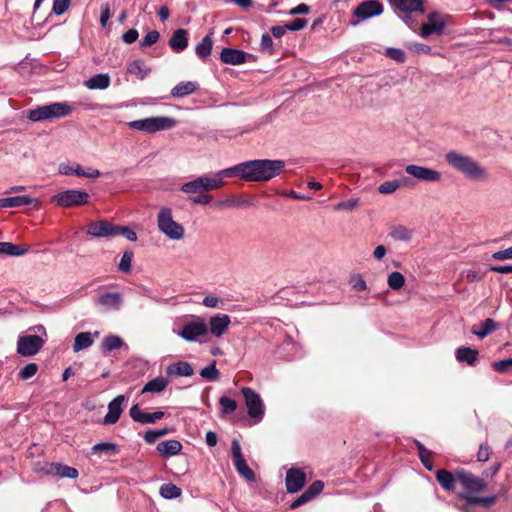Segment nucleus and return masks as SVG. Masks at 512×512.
Wrapping results in <instances>:
<instances>
[{
	"label": "nucleus",
	"instance_id": "nucleus-57",
	"mask_svg": "<svg viewBox=\"0 0 512 512\" xmlns=\"http://www.w3.org/2000/svg\"><path fill=\"white\" fill-rule=\"evenodd\" d=\"M359 204L358 198H351L347 201H341L334 205L335 211H352Z\"/></svg>",
	"mask_w": 512,
	"mask_h": 512
},
{
	"label": "nucleus",
	"instance_id": "nucleus-35",
	"mask_svg": "<svg viewBox=\"0 0 512 512\" xmlns=\"http://www.w3.org/2000/svg\"><path fill=\"white\" fill-rule=\"evenodd\" d=\"M127 72L136 76L138 79L143 80L150 74L151 69L144 63V61L137 59L128 64Z\"/></svg>",
	"mask_w": 512,
	"mask_h": 512
},
{
	"label": "nucleus",
	"instance_id": "nucleus-38",
	"mask_svg": "<svg viewBox=\"0 0 512 512\" xmlns=\"http://www.w3.org/2000/svg\"><path fill=\"white\" fill-rule=\"evenodd\" d=\"M167 386L168 380L159 376L147 382L142 389V393H161Z\"/></svg>",
	"mask_w": 512,
	"mask_h": 512
},
{
	"label": "nucleus",
	"instance_id": "nucleus-31",
	"mask_svg": "<svg viewBox=\"0 0 512 512\" xmlns=\"http://www.w3.org/2000/svg\"><path fill=\"white\" fill-rule=\"evenodd\" d=\"M455 357L458 362L467 363L472 366L475 364L478 358V350L470 347H459L455 351Z\"/></svg>",
	"mask_w": 512,
	"mask_h": 512
},
{
	"label": "nucleus",
	"instance_id": "nucleus-13",
	"mask_svg": "<svg viewBox=\"0 0 512 512\" xmlns=\"http://www.w3.org/2000/svg\"><path fill=\"white\" fill-rule=\"evenodd\" d=\"M45 341L38 335L19 336L17 341V353L24 357L37 354Z\"/></svg>",
	"mask_w": 512,
	"mask_h": 512
},
{
	"label": "nucleus",
	"instance_id": "nucleus-47",
	"mask_svg": "<svg viewBox=\"0 0 512 512\" xmlns=\"http://www.w3.org/2000/svg\"><path fill=\"white\" fill-rule=\"evenodd\" d=\"M169 432H170V430L168 428L155 429V430L150 429L145 432L143 438L147 444H153L157 441V439L167 435Z\"/></svg>",
	"mask_w": 512,
	"mask_h": 512
},
{
	"label": "nucleus",
	"instance_id": "nucleus-6",
	"mask_svg": "<svg viewBox=\"0 0 512 512\" xmlns=\"http://www.w3.org/2000/svg\"><path fill=\"white\" fill-rule=\"evenodd\" d=\"M241 393L244 397L249 417L253 419L254 424L261 422L264 418L265 406L260 394L250 387H243Z\"/></svg>",
	"mask_w": 512,
	"mask_h": 512
},
{
	"label": "nucleus",
	"instance_id": "nucleus-25",
	"mask_svg": "<svg viewBox=\"0 0 512 512\" xmlns=\"http://www.w3.org/2000/svg\"><path fill=\"white\" fill-rule=\"evenodd\" d=\"M230 323L231 320L227 314H217L212 316L209 321L211 334L216 337L222 336L228 329Z\"/></svg>",
	"mask_w": 512,
	"mask_h": 512
},
{
	"label": "nucleus",
	"instance_id": "nucleus-49",
	"mask_svg": "<svg viewBox=\"0 0 512 512\" xmlns=\"http://www.w3.org/2000/svg\"><path fill=\"white\" fill-rule=\"evenodd\" d=\"M244 205L249 206L251 203L247 199L237 197H231L217 202V206L219 207H239Z\"/></svg>",
	"mask_w": 512,
	"mask_h": 512
},
{
	"label": "nucleus",
	"instance_id": "nucleus-24",
	"mask_svg": "<svg viewBox=\"0 0 512 512\" xmlns=\"http://www.w3.org/2000/svg\"><path fill=\"white\" fill-rule=\"evenodd\" d=\"M247 56L248 54L243 50L233 48H224L220 53V59L223 63L234 66L244 64Z\"/></svg>",
	"mask_w": 512,
	"mask_h": 512
},
{
	"label": "nucleus",
	"instance_id": "nucleus-28",
	"mask_svg": "<svg viewBox=\"0 0 512 512\" xmlns=\"http://www.w3.org/2000/svg\"><path fill=\"white\" fill-rule=\"evenodd\" d=\"M169 46L176 53L185 50L188 46L187 31L182 28L174 31L171 38L169 39Z\"/></svg>",
	"mask_w": 512,
	"mask_h": 512
},
{
	"label": "nucleus",
	"instance_id": "nucleus-59",
	"mask_svg": "<svg viewBox=\"0 0 512 512\" xmlns=\"http://www.w3.org/2000/svg\"><path fill=\"white\" fill-rule=\"evenodd\" d=\"M323 488H324V483L320 480H316L305 490V492L313 500L316 496H318L323 491Z\"/></svg>",
	"mask_w": 512,
	"mask_h": 512
},
{
	"label": "nucleus",
	"instance_id": "nucleus-54",
	"mask_svg": "<svg viewBox=\"0 0 512 512\" xmlns=\"http://www.w3.org/2000/svg\"><path fill=\"white\" fill-rule=\"evenodd\" d=\"M38 371V365L35 363H29L24 366L18 373V377L21 380H27L36 375Z\"/></svg>",
	"mask_w": 512,
	"mask_h": 512
},
{
	"label": "nucleus",
	"instance_id": "nucleus-27",
	"mask_svg": "<svg viewBox=\"0 0 512 512\" xmlns=\"http://www.w3.org/2000/svg\"><path fill=\"white\" fill-rule=\"evenodd\" d=\"M100 333L98 331H95L94 333L91 332H81L75 336L74 344H73V351L79 352L83 349H86L93 345L94 339L98 338Z\"/></svg>",
	"mask_w": 512,
	"mask_h": 512
},
{
	"label": "nucleus",
	"instance_id": "nucleus-22",
	"mask_svg": "<svg viewBox=\"0 0 512 512\" xmlns=\"http://www.w3.org/2000/svg\"><path fill=\"white\" fill-rule=\"evenodd\" d=\"M126 397L124 395L116 396L112 401L108 404V412L103 418V424L111 425L115 424L123 411L122 404L126 401Z\"/></svg>",
	"mask_w": 512,
	"mask_h": 512
},
{
	"label": "nucleus",
	"instance_id": "nucleus-41",
	"mask_svg": "<svg viewBox=\"0 0 512 512\" xmlns=\"http://www.w3.org/2000/svg\"><path fill=\"white\" fill-rule=\"evenodd\" d=\"M124 341L117 335H109L104 337L101 343V349L104 353L111 352L121 348L124 345Z\"/></svg>",
	"mask_w": 512,
	"mask_h": 512
},
{
	"label": "nucleus",
	"instance_id": "nucleus-20",
	"mask_svg": "<svg viewBox=\"0 0 512 512\" xmlns=\"http://www.w3.org/2000/svg\"><path fill=\"white\" fill-rule=\"evenodd\" d=\"M42 470L48 475L59 476L61 478L75 479L79 475L76 468L61 463H46Z\"/></svg>",
	"mask_w": 512,
	"mask_h": 512
},
{
	"label": "nucleus",
	"instance_id": "nucleus-5",
	"mask_svg": "<svg viewBox=\"0 0 512 512\" xmlns=\"http://www.w3.org/2000/svg\"><path fill=\"white\" fill-rule=\"evenodd\" d=\"M91 196L83 190L67 189L51 197V202L59 207L69 208L90 203Z\"/></svg>",
	"mask_w": 512,
	"mask_h": 512
},
{
	"label": "nucleus",
	"instance_id": "nucleus-56",
	"mask_svg": "<svg viewBox=\"0 0 512 512\" xmlns=\"http://www.w3.org/2000/svg\"><path fill=\"white\" fill-rule=\"evenodd\" d=\"M400 187V181L398 180H392V181H385L378 187V192L381 194H392Z\"/></svg>",
	"mask_w": 512,
	"mask_h": 512
},
{
	"label": "nucleus",
	"instance_id": "nucleus-15",
	"mask_svg": "<svg viewBox=\"0 0 512 512\" xmlns=\"http://www.w3.org/2000/svg\"><path fill=\"white\" fill-rule=\"evenodd\" d=\"M405 172L419 181L438 182L441 180V173L435 169L410 164L405 167Z\"/></svg>",
	"mask_w": 512,
	"mask_h": 512
},
{
	"label": "nucleus",
	"instance_id": "nucleus-44",
	"mask_svg": "<svg viewBox=\"0 0 512 512\" xmlns=\"http://www.w3.org/2000/svg\"><path fill=\"white\" fill-rule=\"evenodd\" d=\"M58 172L61 175H65V176H70V175L81 176V174H83V168L78 163H74V164L61 163L58 166Z\"/></svg>",
	"mask_w": 512,
	"mask_h": 512
},
{
	"label": "nucleus",
	"instance_id": "nucleus-30",
	"mask_svg": "<svg viewBox=\"0 0 512 512\" xmlns=\"http://www.w3.org/2000/svg\"><path fill=\"white\" fill-rule=\"evenodd\" d=\"M498 329V324L491 318H487L482 321L479 326L474 325L471 329V332L479 337L480 339L485 338L490 333L494 332Z\"/></svg>",
	"mask_w": 512,
	"mask_h": 512
},
{
	"label": "nucleus",
	"instance_id": "nucleus-12",
	"mask_svg": "<svg viewBox=\"0 0 512 512\" xmlns=\"http://www.w3.org/2000/svg\"><path fill=\"white\" fill-rule=\"evenodd\" d=\"M231 452H232V459L233 464L240 476H242L245 480L248 482H254L256 477L255 473L252 469L249 468L247 465L242 452H241V446L238 440L233 439L231 443Z\"/></svg>",
	"mask_w": 512,
	"mask_h": 512
},
{
	"label": "nucleus",
	"instance_id": "nucleus-21",
	"mask_svg": "<svg viewBox=\"0 0 512 512\" xmlns=\"http://www.w3.org/2000/svg\"><path fill=\"white\" fill-rule=\"evenodd\" d=\"M129 415L133 421L141 424H153L157 420L164 417L163 411H155L153 413L143 412L138 404H134L130 410Z\"/></svg>",
	"mask_w": 512,
	"mask_h": 512
},
{
	"label": "nucleus",
	"instance_id": "nucleus-14",
	"mask_svg": "<svg viewBox=\"0 0 512 512\" xmlns=\"http://www.w3.org/2000/svg\"><path fill=\"white\" fill-rule=\"evenodd\" d=\"M388 2L394 11L404 15L406 22L410 14L425 11L424 0H388Z\"/></svg>",
	"mask_w": 512,
	"mask_h": 512
},
{
	"label": "nucleus",
	"instance_id": "nucleus-10",
	"mask_svg": "<svg viewBox=\"0 0 512 512\" xmlns=\"http://www.w3.org/2000/svg\"><path fill=\"white\" fill-rule=\"evenodd\" d=\"M446 25L444 16L437 11H433L428 14L427 22L421 24L419 34L422 38H428L432 34L441 36L444 34Z\"/></svg>",
	"mask_w": 512,
	"mask_h": 512
},
{
	"label": "nucleus",
	"instance_id": "nucleus-34",
	"mask_svg": "<svg viewBox=\"0 0 512 512\" xmlns=\"http://www.w3.org/2000/svg\"><path fill=\"white\" fill-rule=\"evenodd\" d=\"M180 190L188 195V199L193 202V198L195 196L200 195L202 192H205L202 186V181L199 178H195L191 181L185 182L181 185Z\"/></svg>",
	"mask_w": 512,
	"mask_h": 512
},
{
	"label": "nucleus",
	"instance_id": "nucleus-7",
	"mask_svg": "<svg viewBox=\"0 0 512 512\" xmlns=\"http://www.w3.org/2000/svg\"><path fill=\"white\" fill-rule=\"evenodd\" d=\"M208 334V327L205 321L200 317H193L185 322L177 335L188 342L201 341V338Z\"/></svg>",
	"mask_w": 512,
	"mask_h": 512
},
{
	"label": "nucleus",
	"instance_id": "nucleus-62",
	"mask_svg": "<svg viewBox=\"0 0 512 512\" xmlns=\"http://www.w3.org/2000/svg\"><path fill=\"white\" fill-rule=\"evenodd\" d=\"M117 235H122L131 242H135L137 240V234L128 227L117 225Z\"/></svg>",
	"mask_w": 512,
	"mask_h": 512
},
{
	"label": "nucleus",
	"instance_id": "nucleus-60",
	"mask_svg": "<svg viewBox=\"0 0 512 512\" xmlns=\"http://www.w3.org/2000/svg\"><path fill=\"white\" fill-rule=\"evenodd\" d=\"M350 284H351L352 288L356 291H365L367 289L366 281L359 274L353 275L351 277Z\"/></svg>",
	"mask_w": 512,
	"mask_h": 512
},
{
	"label": "nucleus",
	"instance_id": "nucleus-26",
	"mask_svg": "<svg viewBox=\"0 0 512 512\" xmlns=\"http://www.w3.org/2000/svg\"><path fill=\"white\" fill-rule=\"evenodd\" d=\"M182 444L179 440L169 439L159 442L156 451L164 458H170L178 455L182 450Z\"/></svg>",
	"mask_w": 512,
	"mask_h": 512
},
{
	"label": "nucleus",
	"instance_id": "nucleus-4",
	"mask_svg": "<svg viewBox=\"0 0 512 512\" xmlns=\"http://www.w3.org/2000/svg\"><path fill=\"white\" fill-rule=\"evenodd\" d=\"M157 228L168 239L173 241L182 240L185 236L183 225L174 220L172 209L169 207H161L158 211Z\"/></svg>",
	"mask_w": 512,
	"mask_h": 512
},
{
	"label": "nucleus",
	"instance_id": "nucleus-48",
	"mask_svg": "<svg viewBox=\"0 0 512 512\" xmlns=\"http://www.w3.org/2000/svg\"><path fill=\"white\" fill-rule=\"evenodd\" d=\"M388 286L393 290H399L405 284V277L397 271L391 272L387 279Z\"/></svg>",
	"mask_w": 512,
	"mask_h": 512
},
{
	"label": "nucleus",
	"instance_id": "nucleus-37",
	"mask_svg": "<svg viewBox=\"0 0 512 512\" xmlns=\"http://www.w3.org/2000/svg\"><path fill=\"white\" fill-rule=\"evenodd\" d=\"M110 85V77L108 74H96L85 81V86L88 89L95 90H103L108 88Z\"/></svg>",
	"mask_w": 512,
	"mask_h": 512
},
{
	"label": "nucleus",
	"instance_id": "nucleus-63",
	"mask_svg": "<svg viewBox=\"0 0 512 512\" xmlns=\"http://www.w3.org/2000/svg\"><path fill=\"white\" fill-rule=\"evenodd\" d=\"M70 0H54L53 11L56 15L63 14L69 7Z\"/></svg>",
	"mask_w": 512,
	"mask_h": 512
},
{
	"label": "nucleus",
	"instance_id": "nucleus-9",
	"mask_svg": "<svg viewBox=\"0 0 512 512\" xmlns=\"http://www.w3.org/2000/svg\"><path fill=\"white\" fill-rule=\"evenodd\" d=\"M94 304L103 312L119 311L123 306V295L116 291L100 290L94 298Z\"/></svg>",
	"mask_w": 512,
	"mask_h": 512
},
{
	"label": "nucleus",
	"instance_id": "nucleus-19",
	"mask_svg": "<svg viewBox=\"0 0 512 512\" xmlns=\"http://www.w3.org/2000/svg\"><path fill=\"white\" fill-rule=\"evenodd\" d=\"M306 481L305 473L297 468H290L286 473L285 483L288 493H296L302 489Z\"/></svg>",
	"mask_w": 512,
	"mask_h": 512
},
{
	"label": "nucleus",
	"instance_id": "nucleus-17",
	"mask_svg": "<svg viewBox=\"0 0 512 512\" xmlns=\"http://www.w3.org/2000/svg\"><path fill=\"white\" fill-rule=\"evenodd\" d=\"M175 125L177 122L173 118L160 116L133 121L130 128H171Z\"/></svg>",
	"mask_w": 512,
	"mask_h": 512
},
{
	"label": "nucleus",
	"instance_id": "nucleus-1",
	"mask_svg": "<svg viewBox=\"0 0 512 512\" xmlns=\"http://www.w3.org/2000/svg\"><path fill=\"white\" fill-rule=\"evenodd\" d=\"M237 177L250 182H264L278 176L285 167L283 160L256 159L235 165Z\"/></svg>",
	"mask_w": 512,
	"mask_h": 512
},
{
	"label": "nucleus",
	"instance_id": "nucleus-64",
	"mask_svg": "<svg viewBox=\"0 0 512 512\" xmlns=\"http://www.w3.org/2000/svg\"><path fill=\"white\" fill-rule=\"evenodd\" d=\"M492 258L494 260H498V261L512 259V246L508 247L504 250H499V251L494 252L492 254Z\"/></svg>",
	"mask_w": 512,
	"mask_h": 512
},
{
	"label": "nucleus",
	"instance_id": "nucleus-61",
	"mask_svg": "<svg viewBox=\"0 0 512 512\" xmlns=\"http://www.w3.org/2000/svg\"><path fill=\"white\" fill-rule=\"evenodd\" d=\"M307 23L308 21L304 18H295L286 24V28L290 31H300L306 27Z\"/></svg>",
	"mask_w": 512,
	"mask_h": 512
},
{
	"label": "nucleus",
	"instance_id": "nucleus-58",
	"mask_svg": "<svg viewBox=\"0 0 512 512\" xmlns=\"http://www.w3.org/2000/svg\"><path fill=\"white\" fill-rule=\"evenodd\" d=\"M385 55L398 63H403L406 60L405 52L399 48H387Z\"/></svg>",
	"mask_w": 512,
	"mask_h": 512
},
{
	"label": "nucleus",
	"instance_id": "nucleus-23",
	"mask_svg": "<svg viewBox=\"0 0 512 512\" xmlns=\"http://www.w3.org/2000/svg\"><path fill=\"white\" fill-rule=\"evenodd\" d=\"M38 204L39 200L37 198H32L26 195L0 198V208H13L23 206L36 207Z\"/></svg>",
	"mask_w": 512,
	"mask_h": 512
},
{
	"label": "nucleus",
	"instance_id": "nucleus-39",
	"mask_svg": "<svg viewBox=\"0 0 512 512\" xmlns=\"http://www.w3.org/2000/svg\"><path fill=\"white\" fill-rule=\"evenodd\" d=\"M212 47H213V39H212L211 34H208L196 46L195 53L200 59L206 60L211 54Z\"/></svg>",
	"mask_w": 512,
	"mask_h": 512
},
{
	"label": "nucleus",
	"instance_id": "nucleus-36",
	"mask_svg": "<svg viewBox=\"0 0 512 512\" xmlns=\"http://www.w3.org/2000/svg\"><path fill=\"white\" fill-rule=\"evenodd\" d=\"M28 246L12 242H0V254L7 256H22L28 252Z\"/></svg>",
	"mask_w": 512,
	"mask_h": 512
},
{
	"label": "nucleus",
	"instance_id": "nucleus-29",
	"mask_svg": "<svg viewBox=\"0 0 512 512\" xmlns=\"http://www.w3.org/2000/svg\"><path fill=\"white\" fill-rule=\"evenodd\" d=\"M436 479L445 491H452L455 487V483L458 482L457 471L452 473L445 469H439L436 472Z\"/></svg>",
	"mask_w": 512,
	"mask_h": 512
},
{
	"label": "nucleus",
	"instance_id": "nucleus-40",
	"mask_svg": "<svg viewBox=\"0 0 512 512\" xmlns=\"http://www.w3.org/2000/svg\"><path fill=\"white\" fill-rule=\"evenodd\" d=\"M462 499L465 500L468 506L472 505H480L485 507L492 506L497 499L496 495L486 496V497H477L475 495H462Z\"/></svg>",
	"mask_w": 512,
	"mask_h": 512
},
{
	"label": "nucleus",
	"instance_id": "nucleus-52",
	"mask_svg": "<svg viewBox=\"0 0 512 512\" xmlns=\"http://www.w3.org/2000/svg\"><path fill=\"white\" fill-rule=\"evenodd\" d=\"M219 404L223 414L233 413L237 409V402L226 396H222L219 399Z\"/></svg>",
	"mask_w": 512,
	"mask_h": 512
},
{
	"label": "nucleus",
	"instance_id": "nucleus-11",
	"mask_svg": "<svg viewBox=\"0 0 512 512\" xmlns=\"http://www.w3.org/2000/svg\"><path fill=\"white\" fill-rule=\"evenodd\" d=\"M233 177H237V171L235 166L219 170L212 176L201 175L198 178L200 181H202L203 189L206 192L221 188L225 184V178Z\"/></svg>",
	"mask_w": 512,
	"mask_h": 512
},
{
	"label": "nucleus",
	"instance_id": "nucleus-51",
	"mask_svg": "<svg viewBox=\"0 0 512 512\" xmlns=\"http://www.w3.org/2000/svg\"><path fill=\"white\" fill-rule=\"evenodd\" d=\"M101 452L116 454L118 452V447L116 444L111 442H100L92 447V453L96 454Z\"/></svg>",
	"mask_w": 512,
	"mask_h": 512
},
{
	"label": "nucleus",
	"instance_id": "nucleus-3",
	"mask_svg": "<svg viewBox=\"0 0 512 512\" xmlns=\"http://www.w3.org/2000/svg\"><path fill=\"white\" fill-rule=\"evenodd\" d=\"M74 106L67 102H55L38 106L28 113V118L33 122L52 120L70 115Z\"/></svg>",
	"mask_w": 512,
	"mask_h": 512
},
{
	"label": "nucleus",
	"instance_id": "nucleus-53",
	"mask_svg": "<svg viewBox=\"0 0 512 512\" xmlns=\"http://www.w3.org/2000/svg\"><path fill=\"white\" fill-rule=\"evenodd\" d=\"M202 304L209 308L223 309L225 301L216 295L210 294L203 298Z\"/></svg>",
	"mask_w": 512,
	"mask_h": 512
},
{
	"label": "nucleus",
	"instance_id": "nucleus-18",
	"mask_svg": "<svg viewBox=\"0 0 512 512\" xmlns=\"http://www.w3.org/2000/svg\"><path fill=\"white\" fill-rule=\"evenodd\" d=\"M87 234L96 238L114 237L117 235V225L108 221L92 222L88 226Z\"/></svg>",
	"mask_w": 512,
	"mask_h": 512
},
{
	"label": "nucleus",
	"instance_id": "nucleus-55",
	"mask_svg": "<svg viewBox=\"0 0 512 512\" xmlns=\"http://www.w3.org/2000/svg\"><path fill=\"white\" fill-rule=\"evenodd\" d=\"M160 34L156 30L149 31L140 41V47L146 48L156 44L159 41Z\"/></svg>",
	"mask_w": 512,
	"mask_h": 512
},
{
	"label": "nucleus",
	"instance_id": "nucleus-16",
	"mask_svg": "<svg viewBox=\"0 0 512 512\" xmlns=\"http://www.w3.org/2000/svg\"><path fill=\"white\" fill-rule=\"evenodd\" d=\"M382 13L383 4L378 0H366L360 3L354 10V16L358 20H366Z\"/></svg>",
	"mask_w": 512,
	"mask_h": 512
},
{
	"label": "nucleus",
	"instance_id": "nucleus-46",
	"mask_svg": "<svg viewBox=\"0 0 512 512\" xmlns=\"http://www.w3.org/2000/svg\"><path fill=\"white\" fill-rule=\"evenodd\" d=\"M417 449H418V456L423 464V466L431 471L433 469V464L430 460L431 452L425 448V446L419 442L415 441Z\"/></svg>",
	"mask_w": 512,
	"mask_h": 512
},
{
	"label": "nucleus",
	"instance_id": "nucleus-2",
	"mask_svg": "<svg viewBox=\"0 0 512 512\" xmlns=\"http://www.w3.org/2000/svg\"><path fill=\"white\" fill-rule=\"evenodd\" d=\"M445 160L450 167L463 174L469 180L480 182L488 179L486 169L471 156L451 150L446 153Z\"/></svg>",
	"mask_w": 512,
	"mask_h": 512
},
{
	"label": "nucleus",
	"instance_id": "nucleus-50",
	"mask_svg": "<svg viewBox=\"0 0 512 512\" xmlns=\"http://www.w3.org/2000/svg\"><path fill=\"white\" fill-rule=\"evenodd\" d=\"M132 260H133V252L130 250H126L120 259V262L118 264V269L121 272L130 273Z\"/></svg>",
	"mask_w": 512,
	"mask_h": 512
},
{
	"label": "nucleus",
	"instance_id": "nucleus-42",
	"mask_svg": "<svg viewBox=\"0 0 512 512\" xmlns=\"http://www.w3.org/2000/svg\"><path fill=\"white\" fill-rule=\"evenodd\" d=\"M181 489L173 483L161 485L159 494L165 499H176L181 495Z\"/></svg>",
	"mask_w": 512,
	"mask_h": 512
},
{
	"label": "nucleus",
	"instance_id": "nucleus-8",
	"mask_svg": "<svg viewBox=\"0 0 512 512\" xmlns=\"http://www.w3.org/2000/svg\"><path fill=\"white\" fill-rule=\"evenodd\" d=\"M457 478L458 483L465 489L464 492L459 494L460 498H462V495H474L475 493L482 492L487 487V483L483 478L475 476L464 469L457 470Z\"/></svg>",
	"mask_w": 512,
	"mask_h": 512
},
{
	"label": "nucleus",
	"instance_id": "nucleus-32",
	"mask_svg": "<svg viewBox=\"0 0 512 512\" xmlns=\"http://www.w3.org/2000/svg\"><path fill=\"white\" fill-rule=\"evenodd\" d=\"M194 373L193 367L186 361H178L167 367V374L170 376H192Z\"/></svg>",
	"mask_w": 512,
	"mask_h": 512
},
{
	"label": "nucleus",
	"instance_id": "nucleus-43",
	"mask_svg": "<svg viewBox=\"0 0 512 512\" xmlns=\"http://www.w3.org/2000/svg\"><path fill=\"white\" fill-rule=\"evenodd\" d=\"M390 236L394 240L408 242L412 238V231L405 226L398 225L392 228Z\"/></svg>",
	"mask_w": 512,
	"mask_h": 512
},
{
	"label": "nucleus",
	"instance_id": "nucleus-33",
	"mask_svg": "<svg viewBox=\"0 0 512 512\" xmlns=\"http://www.w3.org/2000/svg\"><path fill=\"white\" fill-rule=\"evenodd\" d=\"M198 88V84L193 81H183L178 83L172 90L171 96L173 98H183L194 93Z\"/></svg>",
	"mask_w": 512,
	"mask_h": 512
},
{
	"label": "nucleus",
	"instance_id": "nucleus-45",
	"mask_svg": "<svg viewBox=\"0 0 512 512\" xmlns=\"http://www.w3.org/2000/svg\"><path fill=\"white\" fill-rule=\"evenodd\" d=\"M200 376L210 382L218 380L220 372L216 368V361L213 360L208 366L202 368Z\"/></svg>",
	"mask_w": 512,
	"mask_h": 512
}]
</instances>
